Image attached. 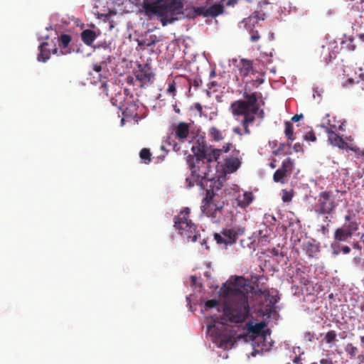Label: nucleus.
Wrapping results in <instances>:
<instances>
[{
    "label": "nucleus",
    "mask_w": 364,
    "mask_h": 364,
    "mask_svg": "<svg viewBox=\"0 0 364 364\" xmlns=\"http://www.w3.org/2000/svg\"><path fill=\"white\" fill-rule=\"evenodd\" d=\"M337 334L335 331H328L324 337V341L326 343L331 344L336 341Z\"/></svg>",
    "instance_id": "nucleus-29"
},
{
    "label": "nucleus",
    "mask_w": 364,
    "mask_h": 364,
    "mask_svg": "<svg viewBox=\"0 0 364 364\" xmlns=\"http://www.w3.org/2000/svg\"><path fill=\"white\" fill-rule=\"evenodd\" d=\"M96 37L95 32L90 29H86L81 33L82 41L87 46H90L94 42Z\"/></svg>",
    "instance_id": "nucleus-20"
},
{
    "label": "nucleus",
    "mask_w": 364,
    "mask_h": 364,
    "mask_svg": "<svg viewBox=\"0 0 364 364\" xmlns=\"http://www.w3.org/2000/svg\"><path fill=\"white\" fill-rule=\"evenodd\" d=\"M292 198H293V194L291 192H289L285 189L282 190V199L284 202H289L291 200Z\"/></svg>",
    "instance_id": "nucleus-31"
},
{
    "label": "nucleus",
    "mask_w": 364,
    "mask_h": 364,
    "mask_svg": "<svg viewBox=\"0 0 364 364\" xmlns=\"http://www.w3.org/2000/svg\"><path fill=\"white\" fill-rule=\"evenodd\" d=\"M223 6L220 4H215L213 6L206 8V14L205 17L211 16H217L220 14H221L223 12Z\"/></svg>",
    "instance_id": "nucleus-21"
},
{
    "label": "nucleus",
    "mask_w": 364,
    "mask_h": 364,
    "mask_svg": "<svg viewBox=\"0 0 364 364\" xmlns=\"http://www.w3.org/2000/svg\"><path fill=\"white\" fill-rule=\"evenodd\" d=\"M237 68L242 77H247L251 72L253 73L252 62L250 60L241 59Z\"/></svg>",
    "instance_id": "nucleus-17"
},
{
    "label": "nucleus",
    "mask_w": 364,
    "mask_h": 364,
    "mask_svg": "<svg viewBox=\"0 0 364 364\" xmlns=\"http://www.w3.org/2000/svg\"><path fill=\"white\" fill-rule=\"evenodd\" d=\"M49 47L50 43L48 42H44L39 46L40 53L37 57L38 61L46 62V60L50 58L51 53L59 55L60 54L65 55L68 53V50L63 51L62 49L60 50V53H58V48L55 46L53 48H50Z\"/></svg>",
    "instance_id": "nucleus-12"
},
{
    "label": "nucleus",
    "mask_w": 364,
    "mask_h": 364,
    "mask_svg": "<svg viewBox=\"0 0 364 364\" xmlns=\"http://www.w3.org/2000/svg\"><path fill=\"white\" fill-rule=\"evenodd\" d=\"M226 297L223 321L230 323H242L250 316L248 303L251 287L242 277H237L223 291Z\"/></svg>",
    "instance_id": "nucleus-1"
},
{
    "label": "nucleus",
    "mask_w": 364,
    "mask_h": 364,
    "mask_svg": "<svg viewBox=\"0 0 364 364\" xmlns=\"http://www.w3.org/2000/svg\"><path fill=\"white\" fill-rule=\"evenodd\" d=\"M142 8L145 12L157 14L161 17L163 26L178 20L183 12V0H143Z\"/></svg>",
    "instance_id": "nucleus-5"
},
{
    "label": "nucleus",
    "mask_w": 364,
    "mask_h": 364,
    "mask_svg": "<svg viewBox=\"0 0 364 364\" xmlns=\"http://www.w3.org/2000/svg\"><path fill=\"white\" fill-rule=\"evenodd\" d=\"M351 220V214L349 213L348 215L345 216L346 221H350Z\"/></svg>",
    "instance_id": "nucleus-49"
},
{
    "label": "nucleus",
    "mask_w": 364,
    "mask_h": 364,
    "mask_svg": "<svg viewBox=\"0 0 364 364\" xmlns=\"http://www.w3.org/2000/svg\"><path fill=\"white\" fill-rule=\"evenodd\" d=\"M319 363L320 364H334L332 359L329 357L321 358Z\"/></svg>",
    "instance_id": "nucleus-36"
},
{
    "label": "nucleus",
    "mask_w": 364,
    "mask_h": 364,
    "mask_svg": "<svg viewBox=\"0 0 364 364\" xmlns=\"http://www.w3.org/2000/svg\"><path fill=\"white\" fill-rule=\"evenodd\" d=\"M361 343L364 346V336L360 337Z\"/></svg>",
    "instance_id": "nucleus-57"
},
{
    "label": "nucleus",
    "mask_w": 364,
    "mask_h": 364,
    "mask_svg": "<svg viewBox=\"0 0 364 364\" xmlns=\"http://www.w3.org/2000/svg\"><path fill=\"white\" fill-rule=\"evenodd\" d=\"M264 80L262 78H257L256 80H253L252 81V85L258 86L259 85L263 82Z\"/></svg>",
    "instance_id": "nucleus-40"
},
{
    "label": "nucleus",
    "mask_w": 364,
    "mask_h": 364,
    "mask_svg": "<svg viewBox=\"0 0 364 364\" xmlns=\"http://www.w3.org/2000/svg\"><path fill=\"white\" fill-rule=\"evenodd\" d=\"M353 247H354L355 248L358 249V250H360V249H361V247L360 246V245H359L358 243H355V244L353 245Z\"/></svg>",
    "instance_id": "nucleus-54"
},
{
    "label": "nucleus",
    "mask_w": 364,
    "mask_h": 364,
    "mask_svg": "<svg viewBox=\"0 0 364 364\" xmlns=\"http://www.w3.org/2000/svg\"><path fill=\"white\" fill-rule=\"evenodd\" d=\"M182 12L183 14L181 15V18H179L178 19H181L185 16L189 18H195L199 16H203L205 17L206 8L205 6L193 7L191 9H186L185 12L183 11V9ZM178 16L179 17L180 15H178Z\"/></svg>",
    "instance_id": "nucleus-16"
},
{
    "label": "nucleus",
    "mask_w": 364,
    "mask_h": 364,
    "mask_svg": "<svg viewBox=\"0 0 364 364\" xmlns=\"http://www.w3.org/2000/svg\"><path fill=\"white\" fill-rule=\"evenodd\" d=\"M351 237V233L343 227L337 228L334 232V239L338 242H346Z\"/></svg>",
    "instance_id": "nucleus-18"
},
{
    "label": "nucleus",
    "mask_w": 364,
    "mask_h": 364,
    "mask_svg": "<svg viewBox=\"0 0 364 364\" xmlns=\"http://www.w3.org/2000/svg\"><path fill=\"white\" fill-rule=\"evenodd\" d=\"M328 126L330 127H326L323 126V127L326 129V132L328 134V141L330 143L335 146H338L339 148L343 147V145L345 144L343 139L341 136H340L338 134H337L332 129H336V124H331V121L328 119L327 122Z\"/></svg>",
    "instance_id": "nucleus-13"
},
{
    "label": "nucleus",
    "mask_w": 364,
    "mask_h": 364,
    "mask_svg": "<svg viewBox=\"0 0 364 364\" xmlns=\"http://www.w3.org/2000/svg\"><path fill=\"white\" fill-rule=\"evenodd\" d=\"M231 146H232V144H227L225 146H223V147L221 150H222V151H224L226 153L230 151Z\"/></svg>",
    "instance_id": "nucleus-44"
},
{
    "label": "nucleus",
    "mask_w": 364,
    "mask_h": 364,
    "mask_svg": "<svg viewBox=\"0 0 364 364\" xmlns=\"http://www.w3.org/2000/svg\"><path fill=\"white\" fill-rule=\"evenodd\" d=\"M275 162H276V159H273V161L269 164V166H270L272 168H276Z\"/></svg>",
    "instance_id": "nucleus-48"
},
{
    "label": "nucleus",
    "mask_w": 364,
    "mask_h": 364,
    "mask_svg": "<svg viewBox=\"0 0 364 364\" xmlns=\"http://www.w3.org/2000/svg\"><path fill=\"white\" fill-rule=\"evenodd\" d=\"M246 326L248 332L252 333V336H254V347L255 346L256 344H257V346L259 347V345L258 344V342L264 340V336L263 335H260L261 331L264 326V324L263 323H258L254 325L251 322H248L247 323H246Z\"/></svg>",
    "instance_id": "nucleus-14"
},
{
    "label": "nucleus",
    "mask_w": 364,
    "mask_h": 364,
    "mask_svg": "<svg viewBox=\"0 0 364 364\" xmlns=\"http://www.w3.org/2000/svg\"><path fill=\"white\" fill-rule=\"evenodd\" d=\"M93 70L96 73H100L102 71V65L101 64H95L92 68Z\"/></svg>",
    "instance_id": "nucleus-41"
},
{
    "label": "nucleus",
    "mask_w": 364,
    "mask_h": 364,
    "mask_svg": "<svg viewBox=\"0 0 364 364\" xmlns=\"http://www.w3.org/2000/svg\"><path fill=\"white\" fill-rule=\"evenodd\" d=\"M345 351L350 355V358H353L358 353V348L352 343H348L345 346Z\"/></svg>",
    "instance_id": "nucleus-28"
},
{
    "label": "nucleus",
    "mask_w": 364,
    "mask_h": 364,
    "mask_svg": "<svg viewBox=\"0 0 364 364\" xmlns=\"http://www.w3.org/2000/svg\"><path fill=\"white\" fill-rule=\"evenodd\" d=\"M304 117L303 114H296L291 118V121L293 122H298L300 119H302Z\"/></svg>",
    "instance_id": "nucleus-43"
},
{
    "label": "nucleus",
    "mask_w": 364,
    "mask_h": 364,
    "mask_svg": "<svg viewBox=\"0 0 364 364\" xmlns=\"http://www.w3.org/2000/svg\"><path fill=\"white\" fill-rule=\"evenodd\" d=\"M215 71H212V72L210 73V76H211V77H213V76H215Z\"/></svg>",
    "instance_id": "nucleus-58"
},
{
    "label": "nucleus",
    "mask_w": 364,
    "mask_h": 364,
    "mask_svg": "<svg viewBox=\"0 0 364 364\" xmlns=\"http://www.w3.org/2000/svg\"><path fill=\"white\" fill-rule=\"evenodd\" d=\"M187 187L191 188L195 184L199 186L201 188L205 190L206 195L202 202L201 210L202 212L208 217L212 219H218L221 215V210L223 208L224 203L220 202L215 203L213 199L215 196V191L221 189L223 184L220 181L218 180H208V181H202V183H195L194 181L190 178H186Z\"/></svg>",
    "instance_id": "nucleus-6"
},
{
    "label": "nucleus",
    "mask_w": 364,
    "mask_h": 364,
    "mask_svg": "<svg viewBox=\"0 0 364 364\" xmlns=\"http://www.w3.org/2000/svg\"><path fill=\"white\" fill-rule=\"evenodd\" d=\"M176 91V83H175L174 81H173L172 82H170L168 84V89H167V92H168L170 94H172L173 96H174Z\"/></svg>",
    "instance_id": "nucleus-34"
},
{
    "label": "nucleus",
    "mask_w": 364,
    "mask_h": 364,
    "mask_svg": "<svg viewBox=\"0 0 364 364\" xmlns=\"http://www.w3.org/2000/svg\"><path fill=\"white\" fill-rule=\"evenodd\" d=\"M293 363H295V364H302L301 357L300 356H296L293 359Z\"/></svg>",
    "instance_id": "nucleus-45"
},
{
    "label": "nucleus",
    "mask_w": 364,
    "mask_h": 364,
    "mask_svg": "<svg viewBox=\"0 0 364 364\" xmlns=\"http://www.w3.org/2000/svg\"><path fill=\"white\" fill-rule=\"evenodd\" d=\"M336 203L329 191L321 192L318 196L315 212L319 215H332L336 209Z\"/></svg>",
    "instance_id": "nucleus-8"
},
{
    "label": "nucleus",
    "mask_w": 364,
    "mask_h": 364,
    "mask_svg": "<svg viewBox=\"0 0 364 364\" xmlns=\"http://www.w3.org/2000/svg\"><path fill=\"white\" fill-rule=\"evenodd\" d=\"M199 108L201 109L200 105H198L197 109H199Z\"/></svg>",
    "instance_id": "nucleus-62"
},
{
    "label": "nucleus",
    "mask_w": 364,
    "mask_h": 364,
    "mask_svg": "<svg viewBox=\"0 0 364 364\" xmlns=\"http://www.w3.org/2000/svg\"><path fill=\"white\" fill-rule=\"evenodd\" d=\"M136 79L142 84L152 83L154 78V73L149 64H138L137 69L134 72Z\"/></svg>",
    "instance_id": "nucleus-11"
},
{
    "label": "nucleus",
    "mask_w": 364,
    "mask_h": 364,
    "mask_svg": "<svg viewBox=\"0 0 364 364\" xmlns=\"http://www.w3.org/2000/svg\"><path fill=\"white\" fill-rule=\"evenodd\" d=\"M259 294H264V295H266V294H268V291H267V290H264V291H262V289H259Z\"/></svg>",
    "instance_id": "nucleus-52"
},
{
    "label": "nucleus",
    "mask_w": 364,
    "mask_h": 364,
    "mask_svg": "<svg viewBox=\"0 0 364 364\" xmlns=\"http://www.w3.org/2000/svg\"><path fill=\"white\" fill-rule=\"evenodd\" d=\"M190 209L186 208L174 217V227L179 233L191 242H196L200 237L196 225L189 219Z\"/></svg>",
    "instance_id": "nucleus-7"
},
{
    "label": "nucleus",
    "mask_w": 364,
    "mask_h": 364,
    "mask_svg": "<svg viewBox=\"0 0 364 364\" xmlns=\"http://www.w3.org/2000/svg\"><path fill=\"white\" fill-rule=\"evenodd\" d=\"M301 283L304 285H308L309 284V280L306 278H303Z\"/></svg>",
    "instance_id": "nucleus-47"
},
{
    "label": "nucleus",
    "mask_w": 364,
    "mask_h": 364,
    "mask_svg": "<svg viewBox=\"0 0 364 364\" xmlns=\"http://www.w3.org/2000/svg\"><path fill=\"white\" fill-rule=\"evenodd\" d=\"M347 82L350 84V85H352L354 83V80L351 77L348 78Z\"/></svg>",
    "instance_id": "nucleus-53"
},
{
    "label": "nucleus",
    "mask_w": 364,
    "mask_h": 364,
    "mask_svg": "<svg viewBox=\"0 0 364 364\" xmlns=\"http://www.w3.org/2000/svg\"><path fill=\"white\" fill-rule=\"evenodd\" d=\"M341 251L343 254H348L350 252V248L348 246H343L341 249Z\"/></svg>",
    "instance_id": "nucleus-42"
},
{
    "label": "nucleus",
    "mask_w": 364,
    "mask_h": 364,
    "mask_svg": "<svg viewBox=\"0 0 364 364\" xmlns=\"http://www.w3.org/2000/svg\"><path fill=\"white\" fill-rule=\"evenodd\" d=\"M348 149L351 150L355 153V157L360 159L364 161V149H361L355 145H350L347 146Z\"/></svg>",
    "instance_id": "nucleus-25"
},
{
    "label": "nucleus",
    "mask_w": 364,
    "mask_h": 364,
    "mask_svg": "<svg viewBox=\"0 0 364 364\" xmlns=\"http://www.w3.org/2000/svg\"><path fill=\"white\" fill-rule=\"evenodd\" d=\"M237 2V0H228L226 2L227 6H233Z\"/></svg>",
    "instance_id": "nucleus-46"
},
{
    "label": "nucleus",
    "mask_w": 364,
    "mask_h": 364,
    "mask_svg": "<svg viewBox=\"0 0 364 364\" xmlns=\"http://www.w3.org/2000/svg\"><path fill=\"white\" fill-rule=\"evenodd\" d=\"M338 253H339V252H338V251H337V250H334V251H333V254H334V255H338Z\"/></svg>",
    "instance_id": "nucleus-59"
},
{
    "label": "nucleus",
    "mask_w": 364,
    "mask_h": 364,
    "mask_svg": "<svg viewBox=\"0 0 364 364\" xmlns=\"http://www.w3.org/2000/svg\"><path fill=\"white\" fill-rule=\"evenodd\" d=\"M252 193L245 192L243 194L242 198L240 197V198L238 200V204L240 206L245 208V207L248 206L252 203Z\"/></svg>",
    "instance_id": "nucleus-23"
},
{
    "label": "nucleus",
    "mask_w": 364,
    "mask_h": 364,
    "mask_svg": "<svg viewBox=\"0 0 364 364\" xmlns=\"http://www.w3.org/2000/svg\"><path fill=\"white\" fill-rule=\"evenodd\" d=\"M233 131L236 134H241V131H240V129L239 127L235 128Z\"/></svg>",
    "instance_id": "nucleus-51"
},
{
    "label": "nucleus",
    "mask_w": 364,
    "mask_h": 364,
    "mask_svg": "<svg viewBox=\"0 0 364 364\" xmlns=\"http://www.w3.org/2000/svg\"><path fill=\"white\" fill-rule=\"evenodd\" d=\"M260 38L259 31L252 29L250 31V40L252 42H257Z\"/></svg>",
    "instance_id": "nucleus-33"
},
{
    "label": "nucleus",
    "mask_w": 364,
    "mask_h": 364,
    "mask_svg": "<svg viewBox=\"0 0 364 364\" xmlns=\"http://www.w3.org/2000/svg\"><path fill=\"white\" fill-rule=\"evenodd\" d=\"M343 127H344V124L343 123H341L339 127H338V129L340 130H343Z\"/></svg>",
    "instance_id": "nucleus-55"
},
{
    "label": "nucleus",
    "mask_w": 364,
    "mask_h": 364,
    "mask_svg": "<svg viewBox=\"0 0 364 364\" xmlns=\"http://www.w3.org/2000/svg\"><path fill=\"white\" fill-rule=\"evenodd\" d=\"M358 359L359 360L360 363H364V355H358Z\"/></svg>",
    "instance_id": "nucleus-50"
},
{
    "label": "nucleus",
    "mask_w": 364,
    "mask_h": 364,
    "mask_svg": "<svg viewBox=\"0 0 364 364\" xmlns=\"http://www.w3.org/2000/svg\"><path fill=\"white\" fill-rule=\"evenodd\" d=\"M294 168V162L290 158H287L282 164L281 168L277 169L274 175L273 180L276 183H285L284 178L289 176Z\"/></svg>",
    "instance_id": "nucleus-10"
},
{
    "label": "nucleus",
    "mask_w": 364,
    "mask_h": 364,
    "mask_svg": "<svg viewBox=\"0 0 364 364\" xmlns=\"http://www.w3.org/2000/svg\"><path fill=\"white\" fill-rule=\"evenodd\" d=\"M311 364H318V363H316V362H314V363H311Z\"/></svg>",
    "instance_id": "nucleus-64"
},
{
    "label": "nucleus",
    "mask_w": 364,
    "mask_h": 364,
    "mask_svg": "<svg viewBox=\"0 0 364 364\" xmlns=\"http://www.w3.org/2000/svg\"><path fill=\"white\" fill-rule=\"evenodd\" d=\"M248 84L249 82H247L244 88L245 100H235L230 106V110L234 117H243L241 124L247 134L250 133L249 126L255 122V116L259 112V107L257 102L258 98L261 97L259 92H251Z\"/></svg>",
    "instance_id": "nucleus-3"
},
{
    "label": "nucleus",
    "mask_w": 364,
    "mask_h": 364,
    "mask_svg": "<svg viewBox=\"0 0 364 364\" xmlns=\"http://www.w3.org/2000/svg\"><path fill=\"white\" fill-rule=\"evenodd\" d=\"M208 136L211 141L215 142L220 141L223 139V133L216 127H211L208 130Z\"/></svg>",
    "instance_id": "nucleus-19"
},
{
    "label": "nucleus",
    "mask_w": 364,
    "mask_h": 364,
    "mask_svg": "<svg viewBox=\"0 0 364 364\" xmlns=\"http://www.w3.org/2000/svg\"><path fill=\"white\" fill-rule=\"evenodd\" d=\"M70 41V36L68 34H63L59 38V46L62 48H67Z\"/></svg>",
    "instance_id": "nucleus-27"
},
{
    "label": "nucleus",
    "mask_w": 364,
    "mask_h": 364,
    "mask_svg": "<svg viewBox=\"0 0 364 364\" xmlns=\"http://www.w3.org/2000/svg\"><path fill=\"white\" fill-rule=\"evenodd\" d=\"M285 135L291 141L294 140L293 125L290 122H285Z\"/></svg>",
    "instance_id": "nucleus-26"
},
{
    "label": "nucleus",
    "mask_w": 364,
    "mask_h": 364,
    "mask_svg": "<svg viewBox=\"0 0 364 364\" xmlns=\"http://www.w3.org/2000/svg\"><path fill=\"white\" fill-rule=\"evenodd\" d=\"M242 337H244V336H242V335L237 336V338H242Z\"/></svg>",
    "instance_id": "nucleus-60"
},
{
    "label": "nucleus",
    "mask_w": 364,
    "mask_h": 364,
    "mask_svg": "<svg viewBox=\"0 0 364 364\" xmlns=\"http://www.w3.org/2000/svg\"><path fill=\"white\" fill-rule=\"evenodd\" d=\"M360 78L361 79L362 81H364V73L360 74Z\"/></svg>",
    "instance_id": "nucleus-56"
},
{
    "label": "nucleus",
    "mask_w": 364,
    "mask_h": 364,
    "mask_svg": "<svg viewBox=\"0 0 364 364\" xmlns=\"http://www.w3.org/2000/svg\"><path fill=\"white\" fill-rule=\"evenodd\" d=\"M245 231V228L233 227L232 228L223 229L220 233H215L214 239L219 245H232L235 244L237 240L238 236L244 234Z\"/></svg>",
    "instance_id": "nucleus-9"
},
{
    "label": "nucleus",
    "mask_w": 364,
    "mask_h": 364,
    "mask_svg": "<svg viewBox=\"0 0 364 364\" xmlns=\"http://www.w3.org/2000/svg\"><path fill=\"white\" fill-rule=\"evenodd\" d=\"M225 304L221 306L220 301L217 299H209L205 303V310L208 311L213 308H217L218 311L223 307ZM223 313L220 316H215L214 324L208 326V332L213 337V342L218 347L225 350L231 348L235 342V335L228 329V326H232L235 323H230L222 320Z\"/></svg>",
    "instance_id": "nucleus-4"
},
{
    "label": "nucleus",
    "mask_w": 364,
    "mask_h": 364,
    "mask_svg": "<svg viewBox=\"0 0 364 364\" xmlns=\"http://www.w3.org/2000/svg\"><path fill=\"white\" fill-rule=\"evenodd\" d=\"M284 146H285V144H283V143H282V144H279V148H278L276 151H274V154L275 155H279V154H281V152L282 151L283 149L284 148Z\"/></svg>",
    "instance_id": "nucleus-38"
},
{
    "label": "nucleus",
    "mask_w": 364,
    "mask_h": 364,
    "mask_svg": "<svg viewBox=\"0 0 364 364\" xmlns=\"http://www.w3.org/2000/svg\"><path fill=\"white\" fill-rule=\"evenodd\" d=\"M199 108L201 109L200 105H198L197 109H199Z\"/></svg>",
    "instance_id": "nucleus-61"
},
{
    "label": "nucleus",
    "mask_w": 364,
    "mask_h": 364,
    "mask_svg": "<svg viewBox=\"0 0 364 364\" xmlns=\"http://www.w3.org/2000/svg\"><path fill=\"white\" fill-rule=\"evenodd\" d=\"M225 165L228 171L232 173L239 168L240 161L237 158H230L226 159Z\"/></svg>",
    "instance_id": "nucleus-22"
},
{
    "label": "nucleus",
    "mask_w": 364,
    "mask_h": 364,
    "mask_svg": "<svg viewBox=\"0 0 364 364\" xmlns=\"http://www.w3.org/2000/svg\"><path fill=\"white\" fill-rule=\"evenodd\" d=\"M294 150L296 151V152H299V151H302L303 149H302V146L300 144V143H296L294 145Z\"/></svg>",
    "instance_id": "nucleus-39"
},
{
    "label": "nucleus",
    "mask_w": 364,
    "mask_h": 364,
    "mask_svg": "<svg viewBox=\"0 0 364 364\" xmlns=\"http://www.w3.org/2000/svg\"><path fill=\"white\" fill-rule=\"evenodd\" d=\"M191 84L196 87H198L201 86L202 80L200 78H196L193 80V82H191Z\"/></svg>",
    "instance_id": "nucleus-37"
},
{
    "label": "nucleus",
    "mask_w": 364,
    "mask_h": 364,
    "mask_svg": "<svg viewBox=\"0 0 364 364\" xmlns=\"http://www.w3.org/2000/svg\"><path fill=\"white\" fill-rule=\"evenodd\" d=\"M173 130L175 134V137L180 141L183 142L189 134L190 124L184 122H181L173 127Z\"/></svg>",
    "instance_id": "nucleus-15"
},
{
    "label": "nucleus",
    "mask_w": 364,
    "mask_h": 364,
    "mask_svg": "<svg viewBox=\"0 0 364 364\" xmlns=\"http://www.w3.org/2000/svg\"><path fill=\"white\" fill-rule=\"evenodd\" d=\"M194 155H188L186 159L187 164L191 170V178L195 183H202L208 180H217L210 163L218 161L222 150L208 146L199 140L192 146Z\"/></svg>",
    "instance_id": "nucleus-2"
},
{
    "label": "nucleus",
    "mask_w": 364,
    "mask_h": 364,
    "mask_svg": "<svg viewBox=\"0 0 364 364\" xmlns=\"http://www.w3.org/2000/svg\"><path fill=\"white\" fill-rule=\"evenodd\" d=\"M343 228H345L347 231H349L353 235V232L358 229V224L356 221H351L348 225L344 226Z\"/></svg>",
    "instance_id": "nucleus-30"
},
{
    "label": "nucleus",
    "mask_w": 364,
    "mask_h": 364,
    "mask_svg": "<svg viewBox=\"0 0 364 364\" xmlns=\"http://www.w3.org/2000/svg\"><path fill=\"white\" fill-rule=\"evenodd\" d=\"M139 156L143 162L149 164L151 161V154L147 148H143L139 152Z\"/></svg>",
    "instance_id": "nucleus-24"
},
{
    "label": "nucleus",
    "mask_w": 364,
    "mask_h": 364,
    "mask_svg": "<svg viewBox=\"0 0 364 364\" xmlns=\"http://www.w3.org/2000/svg\"><path fill=\"white\" fill-rule=\"evenodd\" d=\"M304 139L306 141H315L316 140V136L313 131H309L305 134L304 136Z\"/></svg>",
    "instance_id": "nucleus-32"
},
{
    "label": "nucleus",
    "mask_w": 364,
    "mask_h": 364,
    "mask_svg": "<svg viewBox=\"0 0 364 364\" xmlns=\"http://www.w3.org/2000/svg\"><path fill=\"white\" fill-rule=\"evenodd\" d=\"M264 112H263V110H260V114H262Z\"/></svg>",
    "instance_id": "nucleus-63"
},
{
    "label": "nucleus",
    "mask_w": 364,
    "mask_h": 364,
    "mask_svg": "<svg viewBox=\"0 0 364 364\" xmlns=\"http://www.w3.org/2000/svg\"><path fill=\"white\" fill-rule=\"evenodd\" d=\"M271 253H272L274 256H277V257L280 256V257H284V255H285V254H284V253H283L282 252L279 251V249H277V248H273V249L272 250Z\"/></svg>",
    "instance_id": "nucleus-35"
}]
</instances>
